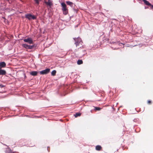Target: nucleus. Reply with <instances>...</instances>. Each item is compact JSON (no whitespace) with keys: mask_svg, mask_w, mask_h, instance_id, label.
<instances>
[{"mask_svg":"<svg viewBox=\"0 0 153 153\" xmlns=\"http://www.w3.org/2000/svg\"><path fill=\"white\" fill-rule=\"evenodd\" d=\"M61 5L62 7V10L63 13L65 15H66L68 13V10L66 8V4L64 3H61Z\"/></svg>","mask_w":153,"mask_h":153,"instance_id":"nucleus-1","label":"nucleus"},{"mask_svg":"<svg viewBox=\"0 0 153 153\" xmlns=\"http://www.w3.org/2000/svg\"><path fill=\"white\" fill-rule=\"evenodd\" d=\"M25 17L29 20H31L32 19H36V17L35 16L30 14L26 15Z\"/></svg>","mask_w":153,"mask_h":153,"instance_id":"nucleus-2","label":"nucleus"},{"mask_svg":"<svg viewBox=\"0 0 153 153\" xmlns=\"http://www.w3.org/2000/svg\"><path fill=\"white\" fill-rule=\"evenodd\" d=\"M50 70L48 68L40 71L39 73L41 74H46L48 73L50 71Z\"/></svg>","mask_w":153,"mask_h":153,"instance_id":"nucleus-3","label":"nucleus"},{"mask_svg":"<svg viewBox=\"0 0 153 153\" xmlns=\"http://www.w3.org/2000/svg\"><path fill=\"white\" fill-rule=\"evenodd\" d=\"M22 47L27 48L29 49H32L34 46V45H29L25 44H23L22 45Z\"/></svg>","mask_w":153,"mask_h":153,"instance_id":"nucleus-4","label":"nucleus"},{"mask_svg":"<svg viewBox=\"0 0 153 153\" xmlns=\"http://www.w3.org/2000/svg\"><path fill=\"white\" fill-rule=\"evenodd\" d=\"M24 41L25 42H28L30 44L33 43V41L32 39L30 38H28L25 39L24 40Z\"/></svg>","mask_w":153,"mask_h":153,"instance_id":"nucleus-5","label":"nucleus"},{"mask_svg":"<svg viewBox=\"0 0 153 153\" xmlns=\"http://www.w3.org/2000/svg\"><path fill=\"white\" fill-rule=\"evenodd\" d=\"M6 66V64L4 62H1L0 63V69L4 68Z\"/></svg>","mask_w":153,"mask_h":153,"instance_id":"nucleus-6","label":"nucleus"},{"mask_svg":"<svg viewBox=\"0 0 153 153\" xmlns=\"http://www.w3.org/2000/svg\"><path fill=\"white\" fill-rule=\"evenodd\" d=\"M38 72L36 71H32L30 73V74L32 76H35L37 75Z\"/></svg>","mask_w":153,"mask_h":153,"instance_id":"nucleus-7","label":"nucleus"},{"mask_svg":"<svg viewBox=\"0 0 153 153\" xmlns=\"http://www.w3.org/2000/svg\"><path fill=\"white\" fill-rule=\"evenodd\" d=\"M6 73L5 70L0 69V75H5Z\"/></svg>","mask_w":153,"mask_h":153,"instance_id":"nucleus-8","label":"nucleus"},{"mask_svg":"<svg viewBox=\"0 0 153 153\" xmlns=\"http://www.w3.org/2000/svg\"><path fill=\"white\" fill-rule=\"evenodd\" d=\"M45 3L47 5L51 6L52 5V3L51 1L50 0H48V2H45Z\"/></svg>","mask_w":153,"mask_h":153,"instance_id":"nucleus-9","label":"nucleus"},{"mask_svg":"<svg viewBox=\"0 0 153 153\" xmlns=\"http://www.w3.org/2000/svg\"><path fill=\"white\" fill-rule=\"evenodd\" d=\"M144 3L148 5H151L146 0H143Z\"/></svg>","mask_w":153,"mask_h":153,"instance_id":"nucleus-10","label":"nucleus"},{"mask_svg":"<svg viewBox=\"0 0 153 153\" xmlns=\"http://www.w3.org/2000/svg\"><path fill=\"white\" fill-rule=\"evenodd\" d=\"M101 146H96V149L97 150H100L101 149Z\"/></svg>","mask_w":153,"mask_h":153,"instance_id":"nucleus-11","label":"nucleus"},{"mask_svg":"<svg viewBox=\"0 0 153 153\" xmlns=\"http://www.w3.org/2000/svg\"><path fill=\"white\" fill-rule=\"evenodd\" d=\"M56 73V71H55V70L51 72V75L52 76H54L55 75Z\"/></svg>","mask_w":153,"mask_h":153,"instance_id":"nucleus-12","label":"nucleus"},{"mask_svg":"<svg viewBox=\"0 0 153 153\" xmlns=\"http://www.w3.org/2000/svg\"><path fill=\"white\" fill-rule=\"evenodd\" d=\"M81 115V113H77L76 114L74 115V116L75 117H76L78 116H79Z\"/></svg>","mask_w":153,"mask_h":153,"instance_id":"nucleus-13","label":"nucleus"},{"mask_svg":"<svg viewBox=\"0 0 153 153\" xmlns=\"http://www.w3.org/2000/svg\"><path fill=\"white\" fill-rule=\"evenodd\" d=\"M77 64L78 65H80L82 63V60H79L77 62Z\"/></svg>","mask_w":153,"mask_h":153,"instance_id":"nucleus-14","label":"nucleus"},{"mask_svg":"<svg viewBox=\"0 0 153 153\" xmlns=\"http://www.w3.org/2000/svg\"><path fill=\"white\" fill-rule=\"evenodd\" d=\"M66 3L68 4L70 6H71L73 4V3L69 1H67Z\"/></svg>","mask_w":153,"mask_h":153,"instance_id":"nucleus-15","label":"nucleus"},{"mask_svg":"<svg viewBox=\"0 0 153 153\" xmlns=\"http://www.w3.org/2000/svg\"><path fill=\"white\" fill-rule=\"evenodd\" d=\"M75 41L76 42L77 40L79 42L81 41V39L80 38H76V39H75Z\"/></svg>","mask_w":153,"mask_h":153,"instance_id":"nucleus-16","label":"nucleus"},{"mask_svg":"<svg viewBox=\"0 0 153 153\" xmlns=\"http://www.w3.org/2000/svg\"><path fill=\"white\" fill-rule=\"evenodd\" d=\"M36 2V3H39V2L40 1V0H34Z\"/></svg>","mask_w":153,"mask_h":153,"instance_id":"nucleus-17","label":"nucleus"},{"mask_svg":"<svg viewBox=\"0 0 153 153\" xmlns=\"http://www.w3.org/2000/svg\"><path fill=\"white\" fill-rule=\"evenodd\" d=\"M150 5L151 6V9H153V5H152L151 4Z\"/></svg>","mask_w":153,"mask_h":153,"instance_id":"nucleus-18","label":"nucleus"},{"mask_svg":"<svg viewBox=\"0 0 153 153\" xmlns=\"http://www.w3.org/2000/svg\"><path fill=\"white\" fill-rule=\"evenodd\" d=\"M151 101H150V100H149V101H148V103L149 104H150V103H151Z\"/></svg>","mask_w":153,"mask_h":153,"instance_id":"nucleus-19","label":"nucleus"},{"mask_svg":"<svg viewBox=\"0 0 153 153\" xmlns=\"http://www.w3.org/2000/svg\"><path fill=\"white\" fill-rule=\"evenodd\" d=\"M96 109L97 110H100V109L99 108H96Z\"/></svg>","mask_w":153,"mask_h":153,"instance_id":"nucleus-20","label":"nucleus"},{"mask_svg":"<svg viewBox=\"0 0 153 153\" xmlns=\"http://www.w3.org/2000/svg\"><path fill=\"white\" fill-rule=\"evenodd\" d=\"M76 46H77V45H78V44L77 43H76Z\"/></svg>","mask_w":153,"mask_h":153,"instance_id":"nucleus-21","label":"nucleus"}]
</instances>
